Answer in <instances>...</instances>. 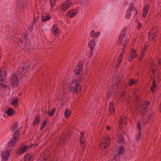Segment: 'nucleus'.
Wrapping results in <instances>:
<instances>
[{
	"mask_svg": "<svg viewBox=\"0 0 161 161\" xmlns=\"http://www.w3.org/2000/svg\"><path fill=\"white\" fill-rule=\"evenodd\" d=\"M51 18V16L48 14H47L45 15L42 16V21L45 22Z\"/></svg>",
	"mask_w": 161,
	"mask_h": 161,
	"instance_id": "obj_18",
	"label": "nucleus"
},
{
	"mask_svg": "<svg viewBox=\"0 0 161 161\" xmlns=\"http://www.w3.org/2000/svg\"><path fill=\"white\" fill-rule=\"evenodd\" d=\"M137 127L138 128V129H139L138 132H141V125H140V123L139 122L138 123Z\"/></svg>",
	"mask_w": 161,
	"mask_h": 161,
	"instance_id": "obj_42",
	"label": "nucleus"
},
{
	"mask_svg": "<svg viewBox=\"0 0 161 161\" xmlns=\"http://www.w3.org/2000/svg\"><path fill=\"white\" fill-rule=\"evenodd\" d=\"M18 123L17 122H16L14 124V125L12 127V129L13 131H14L16 130V131H17V130L18 131Z\"/></svg>",
	"mask_w": 161,
	"mask_h": 161,
	"instance_id": "obj_31",
	"label": "nucleus"
},
{
	"mask_svg": "<svg viewBox=\"0 0 161 161\" xmlns=\"http://www.w3.org/2000/svg\"><path fill=\"white\" fill-rule=\"evenodd\" d=\"M133 59V56L131 53H130L129 55V57L128 59V61L129 62L131 61Z\"/></svg>",
	"mask_w": 161,
	"mask_h": 161,
	"instance_id": "obj_39",
	"label": "nucleus"
},
{
	"mask_svg": "<svg viewBox=\"0 0 161 161\" xmlns=\"http://www.w3.org/2000/svg\"><path fill=\"white\" fill-rule=\"evenodd\" d=\"M9 82L13 86H18L19 84V80L16 73H14L11 76Z\"/></svg>",
	"mask_w": 161,
	"mask_h": 161,
	"instance_id": "obj_5",
	"label": "nucleus"
},
{
	"mask_svg": "<svg viewBox=\"0 0 161 161\" xmlns=\"http://www.w3.org/2000/svg\"><path fill=\"white\" fill-rule=\"evenodd\" d=\"M145 106V104H144V103H143L142 104V105H141V107H143L144 106Z\"/></svg>",
	"mask_w": 161,
	"mask_h": 161,
	"instance_id": "obj_55",
	"label": "nucleus"
},
{
	"mask_svg": "<svg viewBox=\"0 0 161 161\" xmlns=\"http://www.w3.org/2000/svg\"><path fill=\"white\" fill-rule=\"evenodd\" d=\"M106 128H107V129L108 130H109L110 129V128L108 126Z\"/></svg>",
	"mask_w": 161,
	"mask_h": 161,
	"instance_id": "obj_56",
	"label": "nucleus"
},
{
	"mask_svg": "<svg viewBox=\"0 0 161 161\" xmlns=\"http://www.w3.org/2000/svg\"><path fill=\"white\" fill-rule=\"evenodd\" d=\"M122 53H120L118 59V61L119 64H120V63L122 62V57L123 56V52Z\"/></svg>",
	"mask_w": 161,
	"mask_h": 161,
	"instance_id": "obj_34",
	"label": "nucleus"
},
{
	"mask_svg": "<svg viewBox=\"0 0 161 161\" xmlns=\"http://www.w3.org/2000/svg\"><path fill=\"white\" fill-rule=\"evenodd\" d=\"M124 94H121V97H123V96H124Z\"/></svg>",
	"mask_w": 161,
	"mask_h": 161,
	"instance_id": "obj_62",
	"label": "nucleus"
},
{
	"mask_svg": "<svg viewBox=\"0 0 161 161\" xmlns=\"http://www.w3.org/2000/svg\"><path fill=\"white\" fill-rule=\"evenodd\" d=\"M147 50V47L145 46L144 47L143 49L142 50V52H141V57L140 58V59L142 60V58L144 56L145 52Z\"/></svg>",
	"mask_w": 161,
	"mask_h": 161,
	"instance_id": "obj_26",
	"label": "nucleus"
},
{
	"mask_svg": "<svg viewBox=\"0 0 161 161\" xmlns=\"http://www.w3.org/2000/svg\"><path fill=\"white\" fill-rule=\"evenodd\" d=\"M84 133H82L81 136L80 137V142L81 143L83 144L84 142Z\"/></svg>",
	"mask_w": 161,
	"mask_h": 161,
	"instance_id": "obj_36",
	"label": "nucleus"
},
{
	"mask_svg": "<svg viewBox=\"0 0 161 161\" xmlns=\"http://www.w3.org/2000/svg\"><path fill=\"white\" fill-rule=\"evenodd\" d=\"M136 50L134 49L133 48L130 53H131V54H132V55L134 56V54L136 52Z\"/></svg>",
	"mask_w": 161,
	"mask_h": 161,
	"instance_id": "obj_44",
	"label": "nucleus"
},
{
	"mask_svg": "<svg viewBox=\"0 0 161 161\" xmlns=\"http://www.w3.org/2000/svg\"><path fill=\"white\" fill-rule=\"evenodd\" d=\"M0 87H1V88L3 89H4L5 88H7L6 86H5L4 84L2 83H0Z\"/></svg>",
	"mask_w": 161,
	"mask_h": 161,
	"instance_id": "obj_41",
	"label": "nucleus"
},
{
	"mask_svg": "<svg viewBox=\"0 0 161 161\" xmlns=\"http://www.w3.org/2000/svg\"><path fill=\"white\" fill-rule=\"evenodd\" d=\"M10 154L8 151L6 152H4L2 154V159L4 161H8V158Z\"/></svg>",
	"mask_w": 161,
	"mask_h": 161,
	"instance_id": "obj_10",
	"label": "nucleus"
},
{
	"mask_svg": "<svg viewBox=\"0 0 161 161\" xmlns=\"http://www.w3.org/2000/svg\"><path fill=\"white\" fill-rule=\"evenodd\" d=\"M6 78V73L4 71H0V81H5Z\"/></svg>",
	"mask_w": 161,
	"mask_h": 161,
	"instance_id": "obj_15",
	"label": "nucleus"
},
{
	"mask_svg": "<svg viewBox=\"0 0 161 161\" xmlns=\"http://www.w3.org/2000/svg\"><path fill=\"white\" fill-rule=\"evenodd\" d=\"M71 111L68 109H66L64 112L65 117V118L68 117L71 114Z\"/></svg>",
	"mask_w": 161,
	"mask_h": 161,
	"instance_id": "obj_30",
	"label": "nucleus"
},
{
	"mask_svg": "<svg viewBox=\"0 0 161 161\" xmlns=\"http://www.w3.org/2000/svg\"><path fill=\"white\" fill-rule=\"evenodd\" d=\"M78 64L79 65H81H81L83 64V61L81 60L80 61Z\"/></svg>",
	"mask_w": 161,
	"mask_h": 161,
	"instance_id": "obj_48",
	"label": "nucleus"
},
{
	"mask_svg": "<svg viewBox=\"0 0 161 161\" xmlns=\"http://www.w3.org/2000/svg\"><path fill=\"white\" fill-rule=\"evenodd\" d=\"M51 31L53 34L56 36H58L60 34V29L57 24L53 25L51 29Z\"/></svg>",
	"mask_w": 161,
	"mask_h": 161,
	"instance_id": "obj_7",
	"label": "nucleus"
},
{
	"mask_svg": "<svg viewBox=\"0 0 161 161\" xmlns=\"http://www.w3.org/2000/svg\"><path fill=\"white\" fill-rule=\"evenodd\" d=\"M153 72H155V70L154 69L153 70Z\"/></svg>",
	"mask_w": 161,
	"mask_h": 161,
	"instance_id": "obj_64",
	"label": "nucleus"
},
{
	"mask_svg": "<svg viewBox=\"0 0 161 161\" xmlns=\"http://www.w3.org/2000/svg\"><path fill=\"white\" fill-rule=\"evenodd\" d=\"M21 37H19V38H17V42L18 43V44L22 48L26 47V46L29 44V40H26L27 37L25 35H20Z\"/></svg>",
	"mask_w": 161,
	"mask_h": 161,
	"instance_id": "obj_2",
	"label": "nucleus"
},
{
	"mask_svg": "<svg viewBox=\"0 0 161 161\" xmlns=\"http://www.w3.org/2000/svg\"><path fill=\"white\" fill-rule=\"evenodd\" d=\"M129 9L128 10L131 11L133 10V9H135L136 8L134 7V4L133 3H130L129 6Z\"/></svg>",
	"mask_w": 161,
	"mask_h": 161,
	"instance_id": "obj_33",
	"label": "nucleus"
},
{
	"mask_svg": "<svg viewBox=\"0 0 161 161\" xmlns=\"http://www.w3.org/2000/svg\"><path fill=\"white\" fill-rule=\"evenodd\" d=\"M44 128V127H43V126H42L40 128V130H42Z\"/></svg>",
	"mask_w": 161,
	"mask_h": 161,
	"instance_id": "obj_54",
	"label": "nucleus"
},
{
	"mask_svg": "<svg viewBox=\"0 0 161 161\" xmlns=\"http://www.w3.org/2000/svg\"><path fill=\"white\" fill-rule=\"evenodd\" d=\"M46 123H47L46 121H45L43 122L42 125V126H43V127H44L46 124Z\"/></svg>",
	"mask_w": 161,
	"mask_h": 161,
	"instance_id": "obj_47",
	"label": "nucleus"
},
{
	"mask_svg": "<svg viewBox=\"0 0 161 161\" xmlns=\"http://www.w3.org/2000/svg\"><path fill=\"white\" fill-rule=\"evenodd\" d=\"M127 30V27H124L122 29L121 33L119 35L118 45L119 47H123L122 52H123L126 44L125 42L127 40V38L125 37V31Z\"/></svg>",
	"mask_w": 161,
	"mask_h": 161,
	"instance_id": "obj_1",
	"label": "nucleus"
},
{
	"mask_svg": "<svg viewBox=\"0 0 161 161\" xmlns=\"http://www.w3.org/2000/svg\"><path fill=\"white\" fill-rule=\"evenodd\" d=\"M118 142L120 143H123L125 141L124 138L122 135L120 134H119L118 136Z\"/></svg>",
	"mask_w": 161,
	"mask_h": 161,
	"instance_id": "obj_20",
	"label": "nucleus"
},
{
	"mask_svg": "<svg viewBox=\"0 0 161 161\" xmlns=\"http://www.w3.org/2000/svg\"><path fill=\"white\" fill-rule=\"evenodd\" d=\"M82 149H83V150H85V148H84V146H83Z\"/></svg>",
	"mask_w": 161,
	"mask_h": 161,
	"instance_id": "obj_63",
	"label": "nucleus"
},
{
	"mask_svg": "<svg viewBox=\"0 0 161 161\" xmlns=\"http://www.w3.org/2000/svg\"><path fill=\"white\" fill-rule=\"evenodd\" d=\"M55 110H56L55 108H54L52 109L51 112H48V114L50 116H52L54 114Z\"/></svg>",
	"mask_w": 161,
	"mask_h": 161,
	"instance_id": "obj_37",
	"label": "nucleus"
},
{
	"mask_svg": "<svg viewBox=\"0 0 161 161\" xmlns=\"http://www.w3.org/2000/svg\"><path fill=\"white\" fill-rule=\"evenodd\" d=\"M56 2V0H50V3L51 4V8H50V11L52 12L53 11V8L55 7Z\"/></svg>",
	"mask_w": 161,
	"mask_h": 161,
	"instance_id": "obj_19",
	"label": "nucleus"
},
{
	"mask_svg": "<svg viewBox=\"0 0 161 161\" xmlns=\"http://www.w3.org/2000/svg\"><path fill=\"white\" fill-rule=\"evenodd\" d=\"M19 132L18 130L16 131L15 132L13 137L9 142L8 145L9 146H12L14 145L15 141L18 140L19 136Z\"/></svg>",
	"mask_w": 161,
	"mask_h": 161,
	"instance_id": "obj_8",
	"label": "nucleus"
},
{
	"mask_svg": "<svg viewBox=\"0 0 161 161\" xmlns=\"http://www.w3.org/2000/svg\"><path fill=\"white\" fill-rule=\"evenodd\" d=\"M149 39L150 40H153L156 36V32H154L153 30L151 31L149 33Z\"/></svg>",
	"mask_w": 161,
	"mask_h": 161,
	"instance_id": "obj_17",
	"label": "nucleus"
},
{
	"mask_svg": "<svg viewBox=\"0 0 161 161\" xmlns=\"http://www.w3.org/2000/svg\"><path fill=\"white\" fill-rule=\"evenodd\" d=\"M110 140L108 137L106 136L104 137L103 139L102 140L100 144V148L103 150L108 148L110 146Z\"/></svg>",
	"mask_w": 161,
	"mask_h": 161,
	"instance_id": "obj_3",
	"label": "nucleus"
},
{
	"mask_svg": "<svg viewBox=\"0 0 161 161\" xmlns=\"http://www.w3.org/2000/svg\"><path fill=\"white\" fill-rule=\"evenodd\" d=\"M81 69L82 66H81V65L77 64V66L74 70V72L76 75H77L81 71Z\"/></svg>",
	"mask_w": 161,
	"mask_h": 161,
	"instance_id": "obj_16",
	"label": "nucleus"
},
{
	"mask_svg": "<svg viewBox=\"0 0 161 161\" xmlns=\"http://www.w3.org/2000/svg\"><path fill=\"white\" fill-rule=\"evenodd\" d=\"M159 109L160 110V112H161V103L160 104V108H159Z\"/></svg>",
	"mask_w": 161,
	"mask_h": 161,
	"instance_id": "obj_58",
	"label": "nucleus"
},
{
	"mask_svg": "<svg viewBox=\"0 0 161 161\" xmlns=\"http://www.w3.org/2000/svg\"><path fill=\"white\" fill-rule=\"evenodd\" d=\"M17 103L18 98L16 97L15 99H13L11 103V104L14 106L16 107L17 106Z\"/></svg>",
	"mask_w": 161,
	"mask_h": 161,
	"instance_id": "obj_23",
	"label": "nucleus"
},
{
	"mask_svg": "<svg viewBox=\"0 0 161 161\" xmlns=\"http://www.w3.org/2000/svg\"><path fill=\"white\" fill-rule=\"evenodd\" d=\"M141 114V115L142 116L144 115L145 113H140Z\"/></svg>",
	"mask_w": 161,
	"mask_h": 161,
	"instance_id": "obj_53",
	"label": "nucleus"
},
{
	"mask_svg": "<svg viewBox=\"0 0 161 161\" xmlns=\"http://www.w3.org/2000/svg\"><path fill=\"white\" fill-rule=\"evenodd\" d=\"M147 107H145L144 108H143L142 109H141L140 111V113H145L146 111H147Z\"/></svg>",
	"mask_w": 161,
	"mask_h": 161,
	"instance_id": "obj_38",
	"label": "nucleus"
},
{
	"mask_svg": "<svg viewBox=\"0 0 161 161\" xmlns=\"http://www.w3.org/2000/svg\"><path fill=\"white\" fill-rule=\"evenodd\" d=\"M144 103L146 106L145 107H147V106L150 104V102H148L147 101L144 102Z\"/></svg>",
	"mask_w": 161,
	"mask_h": 161,
	"instance_id": "obj_45",
	"label": "nucleus"
},
{
	"mask_svg": "<svg viewBox=\"0 0 161 161\" xmlns=\"http://www.w3.org/2000/svg\"><path fill=\"white\" fill-rule=\"evenodd\" d=\"M93 48H90L91 49V55L93 53Z\"/></svg>",
	"mask_w": 161,
	"mask_h": 161,
	"instance_id": "obj_51",
	"label": "nucleus"
},
{
	"mask_svg": "<svg viewBox=\"0 0 161 161\" xmlns=\"http://www.w3.org/2000/svg\"><path fill=\"white\" fill-rule=\"evenodd\" d=\"M43 160H46L47 159L46 158H45L44 157L43 158Z\"/></svg>",
	"mask_w": 161,
	"mask_h": 161,
	"instance_id": "obj_60",
	"label": "nucleus"
},
{
	"mask_svg": "<svg viewBox=\"0 0 161 161\" xmlns=\"http://www.w3.org/2000/svg\"><path fill=\"white\" fill-rule=\"evenodd\" d=\"M117 157V155H114V157L113 158V160L112 161H114L115 159Z\"/></svg>",
	"mask_w": 161,
	"mask_h": 161,
	"instance_id": "obj_49",
	"label": "nucleus"
},
{
	"mask_svg": "<svg viewBox=\"0 0 161 161\" xmlns=\"http://www.w3.org/2000/svg\"><path fill=\"white\" fill-rule=\"evenodd\" d=\"M29 69L27 66H21L19 68L18 72L19 74V75H21L23 77L27 73Z\"/></svg>",
	"mask_w": 161,
	"mask_h": 161,
	"instance_id": "obj_6",
	"label": "nucleus"
},
{
	"mask_svg": "<svg viewBox=\"0 0 161 161\" xmlns=\"http://www.w3.org/2000/svg\"><path fill=\"white\" fill-rule=\"evenodd\" d=\"M141 132H138V134L135 136V139L136 140H139L141 137Z\"/></svg>",
	"mask_w": 161,
	"mask_h": 161,
	"instance_id": "obj_40",
	"label": "nucleus"
},
{
	"mask_svg": "<svg viewBox=\"0 0 161 161\" xmlns=\"http://www.w3.org/2000/svg\"><path fill=\"white\" fill-rule=\"evenodd\" d=\"M142 27V25L141 24L140 22H139L138 24V26L137 27V29L139 30Z\"/></svg>",
	"mask_w": 161,
	"mask_h": 161,
	"instance_id": "obj_46",
	"label": "nucleus"
},
{
	"mask_svg": "<svg viewBox=\"0 0 161 161\" xmlns=\"http://www.w3.org/2000/svg\"><path fill=\"white\" fill-rule=\"evenodd\" d=\"M31 156L29 154H27L25 156V160L24 161H31Z\"/></svg>",
	"mask_w": 161,
	"mask_h": 161,
	"instance_id": "obj_28",
	"label": "nucleus"
},
{
	"mask_svg": "<svg viewBox=\"0 0 161 161\" xmlns=\"http://www.w3.org/2000/svg\"><path fill=\"white\" fill-rule=\"evenodd\" d=\"M77 10L74 9L71 11H68L66 13V15L71 18H72L77 14Z\"/></svg>",
	"mask_w": 161,
	"mask_h": 161,
	"instance_id": "obj_12",
	"label": "nucleus"
},
{
	"mask_svg": "<svg viewBox=\"0 0 161 161\" xmlns=\"http://www.w3.org/2000/svg\"><path fill=\"white\" fill-rule=\"evenodd\" d=\"M100 35V32H97L95 33L94 31H92L91 33V36L92 37H94L95 38L97 37Z\"/></svg>",
	"mask_w": 161,
	"mask_h": 161,
	"instance_id": "obj_21",
	"label": "nucleus"
},
{
	"mask_svg": "<svg viewBox=\"0 0 161 161\" xmlns=\"http://www.w3.org/2000/svg\"><path fill=\"white\" fill-rule=\"evenodd\" d=\"M156 83L154 81H153L151 87V90L152 93H153L154 92V90L156 88Z\"/></svg>",
	"mask_w": 161,
	"mask_h": 161,
	"instance_id": "obj_25",
	"label": "nucleus"
},
{
	"mask_svg": "<svg viewBox=\"0 0 161 161\" xmlns=\"http://www.w3.org/2000/svg\"><path fill=\"white\" fill-rule=\"evenodd\" d=\"M131 11L127 10L125 14V17L127 19H129L131 16Z\"/></svg>",
	"mask_w": 161,
	"mask_h": 161,
	"instance_id": "obj_29",
	"label": "nucleus"
},
{
	"mask_svg": "<svg viewBox=\"0 0 161 161\" xmlns=\"http://www.w3.org/2000/svg\"><path fill=\"white\" fill-rule=\"evenodd\" d=\"M64 142H67L68 141V140H67V139H64Z\"/></svg>",
	"mask_w": 161,
	"mask_h": 161,
	"instance_id": "obj_57",
	"label": "nucleus"
},
{
	"mask_svg": "<svg viewBox=\"0 0 161 161\" xmlns=\"http://www.w3.org/2000/svg\"><path fill=\"white\" fill-rule=\"evenodd\" d=\"M72 6V2L70 0L65 1L62 3L61 6L60 10L62 12H65Z\"/></svg>",
	"mask_w": 161,
	"mask_h": 161,
	"instance_id": "obj_4",
	"label": "nucleus"
},
{
	"mask_svg": "<svg viewBox=\"0 0 161 161\" xmlns=\"http://www.w3.org/2000/svg\"><path fill=\"white\" fill-rule=\"evenodd\" d=\"M135 12H136V13H135V14L134 16V17H135V16H136L137 14H138V11L136 10V8L135 9Z\"/></svg>",
	"mask_w": 161,
	"mask_h": 161,
	"instance_id": "obj_50",
	"label": "nucleus"
},
{
	"mask_svg": "<svg viewBox=\"0 0 161 161\" xmlns=\"http://www.w3.org/2000/svg\"><path fill=\"white\" fill-rule=\"evenodd\" d=\"M151 115H149V116H148V119H150V118H151Z\"/></svg>",
	"mask_w": 161,
	"mask_h": 161,
	"instance_id": "obj_59",
	"label": "nucleus"
},
{
	"mask_svg": "<svg viewBox=\"0 0 161 161\" xmlns=\"http://www.w3.org/2000/svg\"><path fill=\"white\" fill-rule=\"evenodd\" d=\"M109 110V112L111 114H114L115 113V109L114 108V103L111 102H110Z\"/></svg>",
	"mask_w": 161,
	"mask_h": 161,
	"instance_id": "obj_14",
	"label": "nucleus"
},
{
	"mask_svg": "<svg viewBox=\"0 0 161 161\" xmlns=\"http://www.w3.org/2000/svg\"><path fill=\"white\" fill-rule=\"evenodd\" d=\"M40 121V120L39 116H36L35 117V120L33 123V124L34 125H36L39 123Z\"/></svg>",
	"mask_w": 161,
	"mask_h": 161,
	"instance_id": "obj_24",
	"label": "nucleus"
},
{
	"mask_svg": "<svg viewBox=\"0 0 161 161\" xmlns=\"http://www.w3.org/2000/svg\"><path fill=\"white\" fill-rule=\"evenodd\" d=\"M6 113L8 116H12L14 114L13 110L11 108L8 109L6 112Z\"/></svg>",
	"mask_w": 161,
	"mask_h": 161,
	"instance_id": "obj_27",
	"label": "nucleus"
},
{
	"mask_svg": "<svg viewBox=\"0 0 161 161\" xmlns=\"http://www.w3.org/2000/svg\"><path fill=\"white\" fill-rule=\"evenodd\" d=\"M158 63L159 64H161V63L159 61H158Z\"/></svg>",
	"mask_w": 161,
	"mask_h": 161,
	"instance_id": "obj_61",
	"label": "nucleus"
},
{
	"mask_svg": "<svg viewBox=\"0 0 161 161\" xmlns=\"http://www.w3.org/2000/svg\"><path fill=\"white\" fill-rule=\"evenodd\" d=\"M124 152V147H120L119 149V154L120 155L122 154Z\"/></svg>",
	"mask_w": 161,
	"mask_h": 161,
	"instance_id": "obj_35",
	"label": "nucleus"
},
{
	"mask_svg": "<svg viewBox=\"0 0 161 161\" xmlns=\"http://www.w3.org/2000/svg\"><path fill=\"white\" fill-rule=\"evenodd\" d=\"M137 82V80L134 79H132L129 81V84L130 86L134 85Z\"/></svg>",
	"mask_w": 161,
	"mask_h": 161,
	"instance_id": "obj_32",
	"label": "nucleus"
},
{
	"mask_svg": "<svg viewBox=\"0 0 161 161\" xmlns=\"http://www.w3.org/2000/svg\"><path fill=\"white\" fill-rule=\"evenodd\" d=\"M89 47L90 48H94L95 46V43L94 40H92L90 42L88 43Z\"/></svg>",
	"mask_w": 161,
	"mask_h": 161,
	"instance_id": "obj_22",
	"label": "nucleus"
},
{
	"mask_svg": "<svg viewBox=\"0 0 161 161\" xmlns=\"http://www.w3.org/2000/svg\"><path fill=\"white\" fill-rule=\"evenodd\" d=\"M120 64H119V63H118V64H117L116 66V68H118L119 67V65Z\"/></svg>",
	"mask_w": 161,
	"mask_h": 161,
	"instance_id": "obj_52",
	"label": "nucleus"
},
{
	"mask_svg": "<svg viewBox=\"0 0 161 161\" xmlns=\"http://www.w3.org/2000/svg\"><path fill=\"white\" fill-rule=\"evenodd\" d=\"M149 6L148 4L145 5L143 8V13L142 16L144 17H145L147 15L149 10Z\"/></svg>",
	"mask_w": 161,
	"mask_h": 161,
	"instance_id": "obj_11",
	"label": "nucleus"
},
{
	"mask_svg": "<svg viewBox=\"0 0 161 161\" xmlns=\"http://www.w3.org/2000/svg\"><path fill=\"white\" fill-rule=\"evenodd\" d=\"M79 1L80 3L82 4H84L86 3L87 0H79Z\"/></svg>",
	"mask_w": 161,
	"mask_h": 161,
	"instance_id": "obj_43",
	"label": "nucleus"
},
{
	"mask_svg": "<svg viewBox=\"0 0 161 161\" xmlns=\"http://www.w3.org/2000/svg\"><path fill=\"white\" fill-rule=\"evenodd\" d=\"M30 147L29 146L27 145H24L21 147L20 148L19 150V152L20 154H22L25 153V152L27 151L28 148Z\"/></svg>",
	"mask_w": 161,
	"mask_h": 161,
	"instance_id": "obj_13",
	"label": "nucleus"
},
{
	"mask_svg": "<svg viewBox=\"0 0 161 161\" xmlns=\"http://www.w3.org/2000/svg\"><path fill=\"white\" fill-rule=\"evenodd\" d=\"M69 90L74 93L79 92L81 90V85L79 84H77L75 86V87H73L72 86H71Z\"/></svg>",
	"mask_w": 161,
	"mask_h": 161,
	"instance_id": "obj_9",
	"label": "nucleus"
}]
</instances>
